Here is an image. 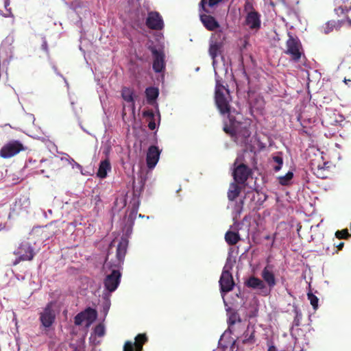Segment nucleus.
<instances>
[{
    "label": "nucleus",
    "mask_w": 351,
    "mask_h": 351,
    "mask_svg": "<svg viewBox=\"0 0 351 351\" xmlns=\"http://www.w3.org/2000/svg\"><path fill=\"white\" fill-rule=\"evenodd\" d=\"M159 94L158 89L155 87H148L145 90V95L147 101L152 104L158 97Z\"/></svg>",
    "instance_id": "nucleus-20"
},
{
    "label": "nucleus",
    "mask_w": 351,
    "mask_h": 351,
    "mask_svg": "<svg viewBox=\"0 0 351 351\" xmlns=\"http://www.w3.org/2000/svg\"><path fill=\"white\" fill-rule=\"evenodd\" d=\"M267 351H278V349L274 346H269Z\"/></svg>",
    "instance_id": "nucleus-45"
},
{
    "label": "nucleus",
    "mask_w": 351,
    "mask_h": 351,
    "mask_svg": "<svg viewBox=\"0 0 351 351\" xmlns=\"http://www.w3.org/2000/svg\"><path fill=\"white\" fill-rule=\"evenodd\" d=\"M9 5H10L9 0H5V8L6 9L7 13H5L3 16L5 17L11 16L13 19L14 17H13V15L12 14L10 9H8V6Z\"/></svg>",
    "instance_id": "nucleus-38"
},
{
    "label": "nucleus",
    "mask_w": 351,
    "mask_h": 351,
    "mask_svg": "<svg viewBox=\"0 0 351 351\" xmlns=\"http://www.w3.org/2000/svg\"><path fill=\"white\" fill-rule=\"evenodd\" d=\"M43 240H47L57 234L58 228L53 223H50L45 226L40 228L38 230Z\"/></svg>",
    "instance_id": "nucleus-15"
},
{
    "label": "nucleus",
    "mask_w": 351,
    "mask_h": 351,
    "mask_svg": "<svg viewBox=\"0 0 351 351\" xmlns=\"http://www.w3.org/2000/svg\"><path fill=\"white\" fill-rule=\"evenodd\" d=\"M145 334H138L135 337V342L127 341L123 347V351H142L143 346L147 341Z\"/></svg>",
    "instance_id": "nucleus-11"
},
{
    "label": "nucleus",
    "mask_w": 351,
    "mask_h": 351,
    "mask_svg": "<svg viewBox=\"0 0 351 351\" xmlns=\"http://www.w3.org/2000/svg\"><path fill=\"white\" fill-rule=\"evenodd\" d=\"M161 151L157 146L152 145L148 148L147 156H146V162L147 166L149 169H153L156 165Z\"/></svg>",
    "instance_id": "nucleus-13"
},
{
    "label": "nucleus",
    "mask_w": 351,
    "mask_h": 351,
    "mask_svg": "<svg viewBox=\"0 0 351 351\" xmlns=\"http://www.w3.org/2000/svg\"><path fill=\"white\" fill-rule=\"evenodd\" d=\"M145 22H163V20L158 12H150Z\"/></svg>",
    "instance_id": "nucleus-25"
},
{
    "label": "nucleus",
    "mask_w": 351,
    "mask_h": 351,
    "mask_svg": "<svg viewBox=\"0 0 351 351\" xmlns=\"http://www.w3.org/2000/svg\"><path fill=\"white\" fill-rule=\"evenodd\" d=\"M261 277L265 285H267L270 289H272L276 285V280L274 274L272 271V266L267 265L261 272Z\"/></svg>",
    "instance_id": "nucleus-14"
},
{
    "label": "nucleus",
    "mask_w": 351,
    "mask_h": 351,
    "mask_svg": "<svg viewBox=\"0 0 351 351\" xmlns=\"http://www.w3.org/2000/svg\"><path fill=\"white\" fill-rule=\"evenodd\" d=\"M110 170L111 165L110 160L108 158H106L100 162L97 176L100 178H105L107 176L108 171Z\"/></svg>",
    "instance_id": "nucleus-16"
},
{
    "label": "nucleus",
    "mask_w": 351,
    "mask_h": 351,
    "mask_svg": "<svg viewBox=\"0 0 351 351\" xmlns=\"http://www.w3.org/2000/svg\"><path fill=\"white\" fill-rule=\"evenodd\" d=\"M26 147L18 140H11L6 143L0 149V156L3 158H10L25 151Z\"/></svg>",
    "instance_id": "nucleus-7"
},
{
    "label": "nucleus",
    "mask_w": 351,
    "mask_h": 351,
    "mask_svg": "<svg viewBox=\"0 0 351 351\" xmlns=\"http://www.w3.org/2000/svg\"><path fill=\"white\" fill-rule=\"evenodd\" d=\"M237 182L230 184L228 191V198L230 201H234L241 193V187Z\"/></svg>",
    "instance_id": "nucleus-17"
},
{
    "label": "nucleus",
    "mask_w": 351,
    "mask_h": 351,
    "mask_svg": "<svg viewBox=\"0 0 351 351\" xmlns=\"http://www.w3.org/2000/svg\"><path fill=\"white\" fill-rule=\"evenodd\" d=\"M244 285L248 288L258 290V294L262 295L267 296L269 294L270 290L267 289L265 282L254 276L249 277L248 279L245 281Z\"/></svg>",
    "instance_id": "nucleus-10"
},
{
    "label": "nucleus",
    "mask_w": 351,
    "mask_h": 351,
    "mask_svg": "<svg viewBox=\"0 0 351 351\" xmlns=\"http://www.w3.org/2000/svg\"><path fill=\"white\" fill-rule=\"evenodd\" d=\"M335 237L339 239H346L350 237L348 229H343L341 230H337L335 232Z\"/></svg>",
    "instance_id": "nucleus-29"
},
{
    "label": "nucleus",
    "mask_w": 351,
    "mask_h": 351,
    "mask_svg": "<svg viewBox=\"0 0 351 351\" xmlns=\"http://www.w3.org/2000/svg\"><path fill=\"white\" fill-rule=\"evenodd\" d=\"M243 204H244V199H242L239 201V203H237L235 206H234V211L240 215L242 212V210H243Z\"/></svg>",
    "instance_id": "nucleus-34"
},
{
    "label": "nucleus",
    "mask_w": 351,
    "mask_h": 351,
    "mask_svg": "<svg viewBox=\"0 0 351 351\" xmlns=\"http://www.w3.org/2000/svg\"><path fill=\"white\" fill-rule=\"evenodd\" d=\"M121 96L123 99L129 103L134 104V91L128 87H123L121 90Z\"/></svg>",
    "instance_id": "nucleus-21"
},
{
    "label": "nucleus",
    "mask_w": 351,
    "mask_h": 351,
    "mask_svg": "<svg viewBox=\"0 0 351 351\" xmlns=\"http://www.w3.org/2000/svg\"><path fill=\"white\" fill-rule=\"evenodd\" d=\"M143 115L145 117H151L152 119H154V114L152 110H147V111H145L143 112Z\"/></svg>",
    "instance_id": "nucleus-42"
},
{
    "label": "nucleus",
    "mask_w": 351,
    "mask_h": 351,
    "mask_svg": "<svg viewBox=\"0 0 351 351\" xmlns=\"http://www.w3.org/2000/svg\"><path fill=\"white\" fill-rule=\"evenodd\" d=\"M347 22L351 23V20L348 19V21Z\"/></svg>",
    "instance_id": "nucleus-48"
},
{
    "label": "nucleus",
    "mask_w": 351,
    "mask_h": 351,
    "mask_svg": "<svg viewBox=\"0 0 351 351\" xmlns=\"http://www.w3.org/2000/svg\"><path fill=\"white\" fill-rule=\"evenodd\" d=\"M148 28L151 29L160 30L164 27V23H145Z\"/></svg>",
    "instance_id": "nucleus-33"
},
{
    "label": "nucleus",
    "mask_w": 351,
    "mask_h": 351,
    "mask_svg": "<svg viewBox=\"0 0 351 351\" xmlns=\"http://www.w3.org/2000/svg\"><path fill=\"white\" fill-rule=\"evenodd\" d=\"M334 27L335 25H333L332 23H326V27H323L324 34H327L330 33Z\"/></svg>",
    "instance_id": "nucleus-37"
},
{
    "label": "nucleus",
    "mask_w": 351,
    "mask_h": 351,
    "mask_svg": "<svg viewBox=\"0 0 351 351\" xmlns=\"http://www.w3.org/2000/svg\"><path fill=\"white\" fill-rule=\"evenodd\" d=\"M250 28L251 29H258L261 27V23H250Z\"/></svg>",
    "instance_id": "nucleus-43"
},
{
    "label": "nucleus",
    "mask_w": 351,
    "mask_h": 351,
    "mask_svg": "<svg viewBox=\"0 0 351 351\" xmlns=\"http://www.w3.org/2000/svg\"><path fill=\"white\" fill-rule=\"evenodd\" d=\"M245 160L243 156H239L234 162L233 178L237 184H244L247 182L252 172L250 168L244 163Z\"/></svg>",
    "instance_id": "nucleus-4"
},
{
    "label": "nucleus",
    "mask_w": 351,
    "mask_h": 351,
    "mask_svg": "<svg viewBox=\"0 0 351 351\" xmlns=\"http://www.w3.org/2000/svg\"><path fill=\"white\" fill-rule=\"evenodd\" d=\"M250 126L249 123L238 121L232 116H229V124L225 123L223 130L237 144L246 145L251 135Z\"/></svg>",
    "instance_id": "nucleus-2"
},
{
    "label": "nucleus",
    "mask_w": 351,
    "mask_h": 351,
    "mask_svg": "<svg viewBox=\"0 0 351 351\" xmlns=\"http://www.w3.org/2000/svg\"><path fill=\"white\" fill-rule=\"evenodd\" d=\"M344 246V243L343 242H341L339 243L337 245V247L339 250H341L343 249Z\"/></svg>",
    "instance_id": "nucleus-44"
},
{
    "label": "nucleus",
    "mask_w": 351,
    "mask_h": 351,
    "mask_svg": "<svg viewBox=\"0 0 351 351\" xmlns=\"http://www.w3.org/2000/svg\"><path fill=\"white\" fill-rule=\"evenodd\" d=\"M343 82H345L346 84L348 85V83L351 82V80L345 78Z\"/></svg>",
    "instance_id": "nucleus-47"
},
{
    "label": "nucleus",
    "mask_w": 351,
    "mask_h": 351,
    "mask_svg": "<svg viewBox=\"0 0 351 351\" xmlns=\"http://www.w3.org/2000/svg\"><path fill=\"white\" fill-rule=\"evenodd\" d=\"M156 123H155L154 120L152 119V120L150 121L148 123V128H149V130H154L156 129Z\"/></svg>",
    "instance_id": "nucleus-40"
},
{
    "label": "nucleus",
    "mask_w": 351,
    "mask_h": 351,
    "mask_svg": "<svg viewBox=\"0 0 351 351\" xmlns=\"http://www.w3.org/2000/svg\"><path fill=\"white\" fill-rule=\"evenodd\" d=\"M14 254L18 256V257L13 262V265H16L21 261H32L35 256V252L34 247L29 242L23 241L14 252Z\"/></svg>",
    "instance_id": "nucleus-6"
},
{
    "label": "nucleus",
    "mask_w": 351,
    "mask_h": 351,
    "mask_svg": "<svg viewBox=\"0 0 351 351\" xmlns=\"http://www.w3.org/2000/svg\"><path fill=\"white\" fill-rule=\"evenodd\" d=\"M230 101L231 97L229 90L222 85L219 80H217L215 90V102L221 114H228V117L232 116L230 114Z\"/></svg>",
    "instance_id": "nucleus-3"
},
{
    "label": "nucleus",
    "mask_w": 351,
    "mask_h": 351,
    "mask_svg": "<svg viewBox=\"0 0 351 351\" xmlns=\"http://www.w3.org/2000/svg\"><path fill=\"white\" fill-rule=\"evenodd\" d=\"M95 332L99 337H102L105 334V327L103 324H99L95 328Z\"/></svg>",
    "instance_id": "nucleus-32"
},
{
    "label": "nucleus",
    "mask_w": 351,
    "mask_h": 351,
    "mask_svg": "<svg viewBox=\"0 0 351 351\" xmlns=\"http://www.w3.org/2000/svg\"><path fill=\"white\" fill-rule=\"evenodd\" d=\"M293 311L295 313V317L293 321L292 328L300 326L301 324V320L302 319V314L299 308L296 305H293Z\"/></svg>",
    "instance_id": "nucleus-23"
},
{
    "label": "nucleus",
    "mask_w": 351,
    "mask_h": 351,
    "mask_svg": "<svg viewBox=\"0 0 351 351\" xmlns=\"http://www.w3.org/2000/svg\"><path fill=\"white\" fill-rule=\"evenodd\" d=\"M236 317H237V315L236 314H232L230 318H229V324L230 325H233L235 324L236 322Z\"/></svg>",
    "instance_id": "nucleus-41"
},
{
    "label": "nucleus",
    "mask_w": 351,
    "mask_h": 351,
    "mask_svg": "<svg viewBox=\"0 0 351 351\" xmlns=\"http://www.w3.org/2000/svg\"><path fill=\"white\" fill-rule=\"evenodd\" d=\"M200 19L202 23L204 22H217L214 17L210 16V15H206V14H201L200 15Z\"/></svg>",
    "instance_id": "nucleus-35"
},
{
    "label": "nucleus",
    "mask_w": 351,
    "mask_h": 351,
    "mask_svg": "<svg viewBox=\"0 0 351 351\" xmlns=\"http://www.w3.org/2000/svg\"><path fill=\"white\" fill-rule=\"evenodd\" d=\"M1 14H1V12L0 11V15H1Z\"/></svg>",
    "instance_id": "nucleus-49"
},
{
    "label": "nucleus",
    "mask_w": 351,
    "mask_h": 351,
    "mask_svg": "<svg viewBox=\"0 0 351 351\" xmlns=\"http://www.w3.org/2000/svg\"><path fill=\"white\" fill-rule=\"evenodd\" d=\"M128 245V240L121 239L117 247L115 258L109 261V254L106 256L104 267L110 269L111 273L106 276L104 285L106 290L110 293L114 292L120 284L121 273L119 269L123 263Z\"/></svg>",
    "instance_id": "nucleus-1"
},
{
    "label": "nucleus",
    "mask_w": 351,
    "mask_h": 351,
    "mask_svg": "<svg viewBox=\"0 0 351 351\" xmlns=\"http://www.w3.org/2000/svg\"><path fill=\"white\" fill-rule=\"evenodd\" d=\"M208 30L215 31L219 27V23H204Z\"/></svg>",
    "instance_id": "nucleus-36"
},
{
    "label": "nucleus",
    "mask_w": 351,
    "mask_h": 351,
    "mask_svg": "<svg viewBox=\"0 0 351 351\" xmlns=\"http://www.w3.org/2000/svg\"><path fill=\"white\" fill-rule=\"evenodd\" d=\"M39 319L45 328L51 327L56 320V312L53 309V303H48L43 311L40 313Z\"/></svg>",
    "instance_id": "nucleus-9"
},
{
    "label": "nucleus",
    "mask_w": 351,
    "mask_h": 351,
    "mask_svg": "<svg viewBox=\"0 0 351 351\" xmlns=\"http://www.w3.org/2000/svg\"><path fill=\"white\" fill-rule=\"evenodd\" d=\"M308 299L310 301L311 304L313 306L315 310H317L318 308V298L316 295H315L312 293H308L307 294Z\"/></svg>",
    "instance_id": "nucleus-28"
},
{
    "label": "nucleus",
    "mask_w": 351,
    "mask_h": 351,
    "mask_svg": "<svg viewBox=\"0 0 351 351\" xmlns=\"http://www.w3.org/2000/svg\"><path fill=\"white\" fill-rule=\"evenodd\" d=\"M289 37L286 41V49L284 53L290 56L292 61L298 62L300 61L302 56L304 55L303 48L301 42L298 38L289 35Z\"/></svg>",
    "instance_id": "nucleus-5"
},
{
    "label": "nucleus",
    "mask_w": 351,
    "mask_h": 351,
    "mask_svg": "<svg viewBox=\"0 0 351 351\" xmlns=\"http://www.w3.org/2000/svg\"><path fill=\"white\" fill-rule=\"evenodd\" d=\"M223 0H209L208 1V5L210 7H213L216 5H217L218 3L222 2Z\"/></svg>",
    "instance_id": "nucleus-39"
},
{
    "label": "nucleus",
    "mask_w": 351,
    "mask_h": 351,
    "mask_svg": "<svg viewBox=\"0 0 351 351\" xmlns=\"http://www.w3.org/2000/svg\"><path fill=\"white\" fill-rule=\"evenodd\" d=\"M86 321H87L88 323H92L94 322L97 316V313L96 310L92 308H87L84 311H82Z\"/></svg>",
    "instance_id": "nucleus-22"
},
{
    "label": "nucleus",
    "mask_w": 351,
    "mask_h": 351,
    "mask_svg": "<svg viewBox=\"0 0 351 351\" xmlns=\"http://www.w3.org/2000/svg\"><path fill=\"white\" fill-rule=\"evenodd\" d=\"M240 240L241 237L238 232L228 230L225 234V241L230 245H236Z\"/></svg>",
    "instance_id": "nucleus-18"
},
{
    "label": "nucleus",
    "mask_w": 351,
    "mask_h": 351,
    "mask_svg": "<svg viewBox=\"0 0 351 351\" xmlns=\"http://www.w3.org/2000/svg\"><path fill=\"white\" fill-rule=\"evenodd\" d=\"M273 160L275 162L278 164L277 166L274 167V169L275 171H278L281 169L282 164H283V160L282 158L280 156H275L273 157Z\"/></svg>",
    "instance_id": "nucleus-30"
},
{
    "label": "nucleus",
    "mask_w": 351,
    "mask_h": 351,
    "mask_svg": "<svg viewBox=\"0 0 351 351\" xmlns=\"http://www.w3.org/2000/svg\"><path fill=\"white\" fill-rule=\"evenodd\" d=\"M222 45L221 43H211L209 47V54L213 60V63L215 62L216 58L221 52Z\"/></svg>",
    "instance_id": "nucleus-19"
},
{
    "label": "nucleus",
    "mask_w": 351,
    "mask_h": 351,
    "mask_svg": "<svg viewBox=\"0 0 351 351\" xmlns=\"http://www.w3.org/2000/svg\"><path fill=\"white\" fill-rule=\"evenodd\" d=\"M221 293L225 294L231 291L234 287V282L231 272L224 267L219 280Z\"/></svg>",
    "instance_id": "nucleus-8"
},
{
    "label": "nucleus",
    "mask_w": 351,
    "mask_h": 351,
    "mask_svg": "<svg viewBox=\"0 0 351 351\" xmlns=\"http://www.w3.org/2000/svg\"><path fill=\"white\" fill-rule=\"evenodd\" d=\"M293 177V173L291 171H288L285 176L278 178L279 183L282 186H287L289 184L291 180Z\"/></svg>",
    "instance_id": "nucleus-24"
},
{
    "label": "nucleus",
    "mask_w": 351,
    "mask_h": 351,
    "mask_svg": "<svg viewBox=\"0 0 351 351\" xmlns=\"http://www.w3.org/2000/svg\"><path fill=\"white\" fill-rule=\"evenodd\" d=\"M86 321L85 317L82 312L77 314L74 318V323L77 326L82 325L83 322Z\"/></svg>",
    "instance_id": "nucleus-31"
},
{
    "label": "nucleus",
    "mask_w": 351,
    "mask_h": 351,
    "mask_svg": "<svg viewBox=\"0 0 351 351\" xmlns=\"http://www.w3.org/2000/svg\"><path fill=\"white\" fill-rule=\"evenodd\" d=\"M206 3H207L206 0H202V1H201L200 4H201V5H202V9H203L204 10H205V4H206Z\"/></svg>",
    "instance_id": "nucleus-46"
},
{
    "label": "nucleus",
    "mask_w": 351,
    "mask_h": 351,
    "mask_svg": "<svg viewBox=\"0 0 351 351\" xmlns=\"http://www.w3.org/2000/svg\"><path fill=\"white\" fill-rule=\"evenodd\" d=\"M254 330L249 333L248 330L243 333V343L244 344L253 343L255 341Z\"/></svg>",
    "instance_id": "nucleus-26"
},
{
    "label": "nucleus",
    "mask_w": 351,
    "mask_h": 351,
    "mask_svg": "<svg viewBox=\"0 0 351 351\" xmlns=\"http://www.w3.org/2000/svg\"><path fill=\"white\" fill-rule=\"evenodd\" d=\"M259 14L256 11L250 12L246 17L245 22H260Z\"/></svg>",
    "instance_id": "nucleus-27"
},
{
    "label": "nucleus",
    "mask_w": 351,
    "mask_h": 351,
    "mask_svg": "<svg viewBox=\"0 0 351 351\" xmlns=\"http://www.w3.org/2000/svg\"><path fill=\"white\" fill-rule=\"evenodd\" d=\"M154 57L153 69L156 73L162 72L165 67V54L163 51L157 50L155 47L150 48Z\"/></svg>",
    "instance_id": "nucleus-12"
}]
</instances>
